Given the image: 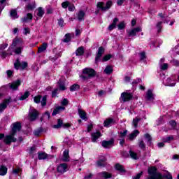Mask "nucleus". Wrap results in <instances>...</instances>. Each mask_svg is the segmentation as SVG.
<instances>
[{
  "mask_svg": "<svg viewBox=\"0 0 179 179\" xmlns=\"http://www.w3.org/2000/svg\"><path fill=\"white\" fill-rule=\"evenodd\" d=\"M148 176L145 177V179H173L171 173H166L164 176L162 173L157 172V168L155 166H150L148 169Z\"/></svg>",
  "mask_w": 179,
  "mask_h": 179,
  "instance_id": "1",
  "label": "nucleus"
},
{
  "mask_svg": "<svg viewBox=\"0 0 179 179\" xmlns=\"http://www.w3.org/2000/svg\"><path fill=\"white\" fill-rule=\"evenodd\" d=\"M96 76V71L93 69L86 68L83 71V74L80 76L81 79L83 80H87L92 78Z\"/></svg>",
  "mask_w": 179,
  "mask_h": 179,
  "instance_id": "2",
  "label": "nucleus"
},
{
  "mask_svg": "<svg viewBox=\"0 0 179 179\" xmlns=\"http://www.w3.org/2000/svg\"><path fill=\"white\" fill-rule=\"evenodd\" d=\"M27 66H29V64L27 62H20V59L17 58L14 63V68L17 71H24L27 69Z\"/></svg>",
  "mask_w": 179,
  "mask_h": 179,
  "instance_id": "3",
  "label": "nucleus"
},
{
  "mask_svg": "<svg viewBox=\"0 0 179 179\" xmlns=\"http://www.w3.org/2000/svg\"><path fill=\"white\" fill-rule=\"evenodd\" d=\"M113 6V1H108L106 2V6H104V2H98L96 4V8L102 10L103 12L108 10V9H110L111 6Z\"/></svg>",
  "mask_w": 179,
  "mask_h": 179,
  "instance_id": "4",
  "label": "nucleus"
},
{
  "mask_svg": "<svg viewBox=\"0 0 179 179\" xmlns=\"http://www.w3.org/2000/svg\"><path fill=\"white\" fill-rule=\"evenodd\" d=\"M15 135H16V134H13V132L11 131L10 134L5 136L4 143L6 145H10L12 143L17 142V138H15Z\"/></svg>",
  "mask_w": 179,
  "mask_h": 179,
  "instance_id": "5",
  "label": "nucleus"
},
{
  "mask_svg": "<svg viewBox=\"0 0 179 179\" xmlns=\"http://www.w3.org/2000/svg\"><path fill=\"white\" fill-rule=\"evenodd\" d=\"M61 127H63V128H70V127H72V124L71 123H64L62 120L58 119L57 120V124L53 125V128L55 129H59V128H61Z\"/></svg>",
  "mask_w": 179,
  "mask_h": 179,
  "instance_id": "6",
  "label": "nucleus"
},
{
  "mask_svg": "<svg viewBox=\"0 0 179 179\" xmlns=\"http://www.w3.org/2000/svg\"><path fill=\"white\" fill-rule=\"evenodd\" d=\"M57 173H59V174H64L66 173L68 171V164L66 163H62L57 166Z\"/></svg>",
  "mask_w": 179,
  "mask_h": 179,
  "instance_id": "7",
  "label": "nucleus"
},
{
  "mask_svg": "<svg viewBox=\"0 0 179 179\" xmlns=\"http://www.w3.org/2000/svg\"><path fill=\"white\" fill-rule=\"evenodd\" d=\"M39 113L37 110L33 108L29 110V115L30 121H36L39 115Z\"/></svg>",
  "mask_w": 179,
  "mask_h": 179,
  "instance_id": "8",
  "label": "nucleus"
},
{
  "mask_svg": "<svg viewBox=\"0 0 179 179\" xmlns=\"http://www.w3.org/2000/svg\"><path fill=\"white\" fill-rule=\"evenodd\" d=\"M102 147L105 149H110L114 146V139H110L109 141H103L101 143Z\"/></svg>",
  "mask_w": 179,
  "mask_h": 179,
  "instance_id": "9",
  "label": "nucleus"
},
{
  "mask_svg": "<svg viewBox=\"0 0 179 179\" xmlns=\"http://www.w3.org/2000/svg\"><path fill=\"white\" fill-rule=\"evenodd\" d=\"M132 99V94L128 93V92H123L121 94V101L123 103H125V101H129V100H131Z\"/></svg>",
  "mask_w": 179,
  "mask_h": 179,
  "instance_id": "10",
  "label": "nucleus"
},
{
  "mask_svg": "<svg viewBox=\"0 0 179 179\" xmlns=\"http://www.w3.org/2000/svg\"><path fill=\"white\" fill-rule=\"evenodd\" d=\"M103 54H104V48L103 47H100L98 50V52L95 57V63L97 64L100 62V59L103 57Z\"/></svg>",
  "mask_w": 179,
  "mask_h": 179,
  "instance_id": "11",
  "label": "nucleus"
},
{
  "mask_svg": "<svg viewBox=\"0 0 179 179\" xmlns=\"http://www.w3.org/2000/svg\"><path fill=\"white\" fill-rule=\"evenodd\" d=\"M20 129H22V124H20V122H17L13 123V128L11 132H13V134H16L17 131H20Z\"/></svg>",
  "mask_w": 179,
  "mask_h": 179,
  "instance_id": "12",
  "label": "nucleus"
},
{
  "mask_svg": "<svg viewBox=\"0 0 179 179\" xmlns=\"http://www.w3.org/2000/svg\"><path fill=\"white\" fill-rule=\"evenodd\" d=\"M139 31H142V29L141 27L134 28L133 29L128 31L129 37H134L136 36V33H139Z\"/></svg>",
  "mask_w": 179,
  "mask_h": 179,
  "instance_id": "13",
  "label": "nucleus"
},
{
  "mask_svg": "<svg viewBox=\"0 0 179 179\" xmlns=\"http://www.w3.org/2000/svg\"><path fill=\"white\" fill-rule=\"evenodd\" d=\"M52 155H48L45 152H38V158L39 160H45V159H51Z\"/></svg>",
  "mask_w": 179,
  "mask_h": 179,
  "instance_id": "14",
  "label": "nucleus"
},
{
  "mask_svg": "<svg viewBox=\"0 0 179 179\" xmlns=\"http://www.w3.org/2000/svg\"><path fill=\"white\" fill-rule=\"evenodd\" d=\"M10 103V99H7L3 101L2 103L0 104V113H2L6 107H8V104Z\"/></svg>",
  "mask_w": 179,
  "mask_h": 179,
  "instance_id": "15",
  "label": "nucleus"
},
{
  "mask_svg": "<svg viewBox=\"0 0 179 179\" xmlns=\"http://www.w3.org/2000/svg\"><path fill=\"white\" fill-rule=\"evenodd\" d=\"M31 20H33V15L31 13H27V16L22 18V23H29Z\"/></svg>",
  "mask_w": 179,
  "mask_h": 179,
  "instance_id": "16",
  "label": "nucleus"
},
{
  "mask_svg": "<svg viewBox=\"0 0 179 179\" xmlns=\"http://www.w3.org/2000/svg\"><path fill=\"white\" fill-rule=\"evenodd\" d=\"M92 142H97V140L100 136H101V133L100 131H96L91 134Z\"/></svg>",
  "mask_w": 179,
  "mask_h": 179,
  "instance_id": "17",
  "label": "nucleus"
},
{
  "mask_svg": "<svg viewBox=\"0 0 179 179\" xmlns=\"http://www.w3.org/2000/svg\"><path fill=\"white\" fill-rule=\"evenodd\" d=\"M146 99L149 101H152V100L155 99V96L153 95V91L152 90H148L145 94Z\"/></svg>",
  "mask_w": 179,
  "mask_h": 179,
  "instance_id": "18",
  "label": "nucleus"
},
{
  "mask_svg": "<svg viewBox=\"0 0 179 179\" xmlns=\"http://www.w3.org/2000/svg\"><path fill=\"white\" fill-rule=\"evenodd\" d=\"M98 176L99 177H101L102 178H105V179L111 178V177L113 176L111 173L106 171H103L98 173Z\"/></svg>",
  "mask_w": 179,
  "mask_h": 179,
  "instance_id": "19",
  "label": "nucleus"
},
{
  "mask_svg": "<svg viewBox=\"0 0 179 179\" xmlns=\"http://www.w3.org/2000/svg\"><path fill=\"white\" fill-rule=\"evenodd\" d=\"M120 20H118L117 17H115L113 20V22H112V24H110L108 27V30H110V31L114 30V29H115L117 27V23H118Z\"/></svg>",
  "mask_w": 179,
  "mask_h": 179,
  "instance_id": "20",
  "label": "nucleus"
},
{
  "mask_svg": "<svg viewBox=\"0 0 179 179\" xmlns=\"http://www.w3.org/2000/svg\"><path fill=\"white\" fill-rule=\"evenodd\" d=\"M48 47V44L47 43H43L42 45L38 48V53L41 54L46 51L47 48Z\"/></svg>",
  "mask_w": 179,
  "mask_h": 179,
  "instance_id": "21",
  "label": "nucleus"
},
{
  "mask_svg": "<svg viewBox=\"0 0 179 179\" xmlns=\"http://www.w3.org/2000/svg\"><path fill=\"white\" fill-rule=\"evenodd\" d=\"M138 134H139L138 130H134L131 134H129L128 139L129 141H134V139H135V138L138 136Z\"/></svg>",
  "mask_w": 179,
  "mask_h": 179,
  "instance_id": "22",
  "label": "nucleus"
},
{
  "mask_svg": "<svg viewBox=\"0 0 179 179\" xmlns=\"http://www.w3.org/2000/svg\"><path fill=\"white\" fill-rule=\"evenodd\" d=\"M85 54V48L83 46L79 47L76 50V55L77 57H82Z\"/></svg>",
  "mask_w": 179,
  "mask_h": 179,
  "instance_id": "23",
  "label": "nucleus"
},
{
  "mask_svg": "<svg viewBox=\"0 0 179 179\" xmlns=\"http://www.w3.org/2000/svg\"><path fill=\"white\" fill-rule=\"evenodd\" d=\"M22 42L20 41V39L18 38H15L13 40V43L11 45V48H15V47H17V45H22Z\"/></svg>",
  "mask_w": 179,
  "mask_h": 179,
  "instance_id": "24",
  "label": "nucleus"
},
{
  "mask_svg": "<svg viewBox=\"0 0 179 179\" xmlns=\"http://www.w3.org/2000/svg\"><path fill=\"white\" fill-rule=\"evenodd\" d=\"M20 83H21L20 80H17V81H15L13 83H11L10 85V89H13V90H15L17 89L19 86H20Z\"/></svg>",
  "mask_w": 179,
  "mask_h": 179,
  "instance_id": "25",
  "label": "nucleus"
},
{
  "mask_svg": "<svg viewBox=\"0 0 179 179\" xmlns=\"http://www.w3.org/2000/svg\"><path fill=\"white\" fill-rule=\"evenodd\" d=\"M64 110H65V107L64 106H58L56 108H55V110H53V113H52V115H57V114H59V113H61V111H64Z\"/></svg>",
  "mask_w": 179,
  "mask_h": 179,
  "instance_id": "26",
  "label": "nucleus"
},
{
  "mask_svg": "<svg viewBox=\"0 0 179 179\" xmlns=\"http://www.w3.org/2000/svg\"><path fill=\"white\" fill-rule=\"evenodd\" d=\"M78 115H79L80 117L81 118V120H87V119L86 112L80 108L78 109Z\"/></svg>",
  "mask_w": 179,
  "mask_h": 179,
  "instance_id": "27",
  "label": "nucleus"
},
{
  "mask_svg": "<svg viewBox=\"0 0 179 179\" xmlns=\"http://www.w3.org/2000/svg\"><path fill=\"white\" fill-rule=\"evenodd\" d=\"M107 162V158L106 157H103L101 159H100L98 162H97V166L99 167H104V166H106V162Z\"/></svg>",
  "mask_w": 179,
  "mask_h": 179,
  "instance_id": "28",
  "label": "nucleus"
},
{
  "mask_svg": "<svg viewBox=\"0 0 179 179\" xmlns=\"http://www.w3.org/2000/svg\"><path fill=\"white\" fill-rule=\"evenodd\" d=\"M85 15V13H84L83 10H80L77 14L78 20H79V22H82V20H84Z\"/></svg>",
  "mask_w": 179,
  "mask_h": 179,
  "instance_id": "29",
  "label": "nucleus"
},
{
  "mask_svg": "<svg viewBox=\"0 0 179 179\" xmlns=\"http://www.w3.org/2000/svg\"><path fill=\"white\" fill-rule=\"evenodd\" d=\"M114 124V120L109 118L104 121V127L108 128V127H111Z\"/></svg>",
  "mask_w": 179,
  "mask_h": 179,
  "instance_id": "30",
  "label": "nucleus"
},
{
  "mask_svg": "<svg viewBox=\"0 0 179 179\" xmlns=\"http://www.w3.org/2000/svg\"><path fill=\"white\" fill-rule=\"evenodd\" d=\"M8 173V168L3 165L0 166V176H6Z\"/></svg>",
  "mask_w": 179,
  "mask_h": 179,
  "instance_id": "31",
  "label": "nucleus"
},
{
  "mask_svg": "<svg viewBox=\"0 0 179 179\" xmlns=\"http://www.w3.org/2000/svg\"><path fill=\"white\" fill-rule=\"evenodd\" d=\"M58 85L59 90H66V87H65V82L62 81V80H59Z\"/></svg>",
  "mask_w": 179,
  "mask_h": 179,
  "instance_id": "32",
  "label": "nucleus"
},
{
  "mask_svg": "<svg viewBox=\"0 0 179 179\" xmlns=\"http://www.w3.org/2000/svg\"><path fill=\"white\" fill-rule=\"evenodd\" d=\"M63 162H69V152L66 150L63 152Z\"/></svg>",
  "mask_w": 179,
  "mask_h": 179,
  "instance_id": "33",
  "label": "nucleus"
},
{
  "mask_svg": "<svg viewBox=\"0 0 179 179\" xmlns=\"http://www.w3.org/2000/svg\"><path fill=\"white\" fill-rule=\"evenodd\" d=\"M165 86H176V82L171 80V78H168L165 83Z\"/></svg>",
  "mask_w": 179,
  "mask_h": 179,
  "instance_id": "34",
  "label": "nucleus"
},
{
  "mask_svg": "<svg viewBox=\"0 0 179 179\" xmlns=\"http://www.w3.org/2000/svg\"><path fill=\"white\" fill-rule=\"evenodd\" d=\"M115 169L120 173H125V169H124V166L120 164H115Z\"/></svg>",
  "mask_w": 179,
  "mask_h": 179,
  "instance_id": "35",
  "label": "nucleus"
},
{
  "mask_svg": "<svg viewBox=\"0 0 179 179\" xmlns=\"http://www.w3.org/2000/svg\"><path fill=\"white\" fill-rule=\"evenodd\" d=\"M10 16L13 17V19H17V17H19V15H17V11L13 9L10 10Z\"/></svg>",
  "mask_w": 179,
  "mask_h": 179,
  "instance_id": "36",
  "label": "nucleus"
},
{
  "mask_svg": "<svg viewBox=\"0 0 179 179\" xmlns=\"http://www.w3.org/2000/svg\"><path fill=\"white\" fill-rule=\"evenodd\" d=\"M37 16H38V17H43V16H44V10L43 9V8L39 7L37 9Z\"/></svg>",
  "mask_w": 179,
  "mask_h": 179,
  "instance_id": "37",
  "label": "nucleus"
},
{
  "mask_svg": "<svg viewBox=\"0 0 179 179\" xmlns=\"http://www.w3.org/2000/svg\"><path fill=\"white\" fill-rule=\"evenodd\" d=\"M80 86L78 84H74L70 87V92H76V90H79Z\"/></svg>",
  "mask_w": 179,
  "mask_h": 179,
  "instance_id": "38",
  "label": "nucleus"
},
{
  "mask_svg": "<svg viewBox=\"0 0 179 179\" xmlns=\"http://www.w3.org/2000/svg\"><path fill=\"white\" fill-rule=\"evenodd\" d=\"M62 53L60 52L59 53H57L55 57H50V61H57V59H58V58H59L60 57H62Z\"/></svg>",
  "mask_w": 179,
  "mask_h": 179,
  "instance_id": "39",
  "label": "nucleus"
},
{
  "mask_svg": "<svg viewBox=\"0 0 179 179\" xmlns=\"http://www.w3.org/2000/svg\"><path fill=\"white\" fill-rule=\"evenodd\" d=\"M51 117V115L50 113V112L46 111L44 115L41 117V121H43L44 120V118H45L46 120H50V117Z\"/></svg>",
  "mask_w": 179,
  "mask_h": 179,
  "instance_id": "40",
  "label": "nucleus"
},
{
  "mask_svg": "<svg viewBox=\"0 0 179 179\" xmlns=\"http://www.w3.org/2000/svg\"><path fill=\"white\" fill-rule=\"evenodd\" d=\"M105 73L107 75H110V73H113V66H107L104 70Z\"/></svg>",
  "mask_w": 179,
  "mask_h": 179,
  "instance_id": "41",
  "label": "nucleus"
},
{
  "mask_svg": "<svg viewBox=\"0 0 179 179\" xmlns=\"http://www.w3.org/2000/svg\"><path fill=\"white\" fill-rule=\"evenodd\" d=\"M29 96H30V92L29 91H27L24 92V94L23 95H22L20 97V100H26V99H27V97H29Z\"/></svg>",
  "mask_w": 179,
  "mask_h": 179,
  "instance_id": "42",
  "label": "nucleus"
},
{
  "mask_svg": "<svg viewBox=\"0 0 179 179\" xmlns=\"http://www.w3.org/2000/svg\"><path fill=\"white\" fill-rule=\"evenodd\" d=\"M23 50V45H20L14 50V52L16 54H22V50Z\"/></svg>",
  "mask_w": 179,
  "mask_h": 179,
  "instance_id": "43",
  "label": "nucleus"
},
{
  "mask_svg": "<svg viewBox=\"0 0 179 179\" xmlns=\"http://www.w3.org/2000/svg\"><path fill=\"white\" fill-rule=\"evenodd\" d=\"M129 155L131 159H134V160H137L138 159V154H136L135 152L130 150Z\"/></svg>",
  "mask_w": 179,
  "mask_h": 179,
  "instance_id": "44",
  "label": "nucleus"
},
{
  "mask_svg": "<svg viewBox=\"0 0 179 179\" xmlns=\"http://www.w3.org/2000/svg\"><path fill=\"white\" fill-rule=\"evenodd\" d=\"M173 139H174V137L171 136H167V137L163 138L162 141H163V142L166 143V142H171V141H173Z\"/></svg>",
  "mask_w": 179,
  "mask_h": 179,
  "instance_id": "45",
  "label": "nucleus"
},
{
  "mask_svg": "<svg viewBox=\"0 0 179 179\" xmlns=\"http://www.w3.org/2000/svg\"><path fill=\"white\" fill-rule=\"evenodd\" d=\"M138 147L140 148V149L145 150V149L146 148V145H145V142H143V140L139 141Z\"/></svg>",
  "mask_w": 179,
  "mask_h": 179,
  "instance_id": "46",
  "label": "nucleus"
},
{
  "mask_svg": "<svg viewBox=\"0 0 179 179\" xmlns=\"http://www.w3.org/2000/svg\"><path fill=\"white\" fill-rule=\"evenodd\" d=\"M34 103H36V104L40 103L41 101V95H38L36 96H34Z\"/></svg>",
  "mask_w": 179,
  "mask_h": 179,
  "instance_id": "47",
  "label": "nucleus"
},
{
  "mask_svg": "<svg viewBox=\"0 0 179 179\" xmlns=\"http://www.w3.org/2000/svg\"><path fill=\"white\" fill-rule=\"evenodd\" d=\"M139 121H141V119L138 117H136L133 120V125L134 128H138V122H139Z\"/></svg>",
  "mask_w": 179,
  "mask_h": 179,
  "instance_id": "48",
  "label": "nucleus"
},
{
  "mask_svg": "<svg viewBox=\"0 0 179 179\" xmlns=\"http://www.w3.org/2000/svg\"><path fill=\"white\" fill-rule=\"evenodd\" d=\"M41 103L42 107H45V106L47 105V96H43L42 100L41 101Z\"/></svg>",
  "mask_w": 179,
  "mask_h": 179,
  "instance_id": "49",
  "label": "nucleus"
},
{
  "mask_svg": "<svg viewBox=\"0 0 179 179\" xmlns=\"http://www.w3.org/2000/svg\"><path fill=\"white\" fill-rule=\"evenodd\" d=\"M117 29H119V30H124V29H125V24L124 22H121L118 24Z\"/></svg>",
  "mask_w": 179,
  "mask_h": 179,
  "instance_id": "50",
  "label": "nucleus"
},
{
  "mask_svg": "<svg viewBox=\"0 0 179 179\" xmlns=\"http://www.w3.org/2000/svg\"><path fill=\"white\" fill-rule=\"evenodd\" d=\"M144 138H145V139H147V141L149 143H150L152 142V136H150L149 134H148V133L145 134L144 135Z\"/></svg>",
  "mask_w": 179,
  "mask_h": 179,
  "instance_id": "51",
  "label": "nucleus"
},
{
  "mask_svg": "<svg viewBox=\"0 0 179 179\" xmlns=\"http://www.w3.org/2000/svg\"><path fill=\"white\" fill-rule=\"evenodd\" d=\"M59 91V90H58V88L55 89L52 92V97H56L58 94V92Z\"/></svg>",
  "mask_w": 179,
  "mask_h": 179,
  "instance_id": "52",
  "label": "nucleus"
},
{
  "mask_svg": "<svg viewBox=\"0 0 179 179\" xmlns=\"http://www.w3.org/2000/svg\"><path fill=\"white\" fill-rule=\"evenodd\" d=\"M71 41V35L69 34H66L65 38L64 39V43H69Z\"/></svg>",
  "mask_w": 179,
  "mask_h": 179,
  "instance_id": "53",
  "label": "nucleus"
},
{
  "mask_svg": "<svg viewBox=\"0 0 179 179\" xmlns=\"http://www.w3.org/2000/svg\"><path fill=\"white\" fill-rule=\"evenodd\" d=\"M160 68L162 71H166V69H167V68H169V64L167 63L160 64Z\"/></svg>",
  "mask_w": 179,
  "mask_h": 179,
  "instance_id": "54",
  "label": "nucleus"
},
{
  "mask_svg": "<svg viewBox=\"0 0 179 179\" xmlns=\"http://www.w3.org/2000/svg\"><path fill=\"white\" fill-rule=\"evenodd\" d=\"M169 124L171 127V129H173V128H176V126L177 125V122H176L175 120H171L169 122Z\"/></svg>",
  "mask_w": 179,
  "mask_h": 179,
  "instance_id": "55",
  "label": "nucleus"
},
{
  "mask_svg": "<svg viewBox=\"0 0 179 179\" xmlns=\"http://www.w3.org/2000/svg\"><path fill=\"white\" fill-rule=\"evenodd\" d=\"M70 5L69 1H64L62 3V8H64V9H66V8H69Z\"/></svg>",
  "mask_w": 179,
  "mask_h": 179,
  "instance_id": "56",
  "label": "nucleus"
},
{
  "mask_svg": "<svg viewBox=\"0 0 179 179\" xmlns=\"http://www.w3.org/2000/svg\"><path fill=\"white\" fill-rule=\"evenodd\" d=\"M145 58H146V54L145 53V52H142L141 53H140L141 61H144Z\"/></svg>",
  "mask_w": 179,
  "mask_h": 179,
  "instance_id": "57",
  "label": "nucleus"
},
{
  "mask_svg": "<svg viewBox=\"0 0 179 179\" xmlns=\"http://www.w3.org/2000/svg\"><path fill=\"white\" fill-rule=\"evenodd\" d=\"M162 24H163V22H159L157 24V27L158 29V31H157L158 33H160V31H162Z\"/></svg>",
  "mask_w": 179,
  "mask_h": 179,
  "instance_id": "58",
  "label": "nucleus"
},
{
  "mask_svg": "<svg viewBox=\"0 0 179 179\" xmlns=\"http://www.w3.org/2000/svg\"><path fill=\"white\" fill-rule=\"evenodd\" d=\"M109 59H111V55H107L103 57V62H106V61H108Z\"/></svg>",
  "mask_w": 179,
  "mask_h": 179,
  "instance_id": "59",
  "label": "nucleus"
},
{
  "mask_svg": "<svg viewBox=\"0 0 179 179\" xmlns=\"http://www.w3.org/2000/svg\"><path fill=\"white\" fill-rule=\"evenodd\" d=\"M141 82H142V79H141V78H136V80H134L132 82V85H138V83H141Z\"/></svg>",
  "mask_w": 179,
  "mask_h": 179,
  "instance_id": "60",
  "label": "nucleus"
},
{
  "mask_svg": "<svg viewBox=\"0 0 179 179\" xmlns=\"http://www.w3.org/2000/svg\"><path fill=\"white\" fill-rule=\"evenodd\" d=\"M34 8H36V6L34 4H28L27 6V9H28V10H33Z\"/></svg>",
  "mask_w": 179,
  "mask_h": 179,
  "instance_id": "61",
  "label": "nucleus"
},
{
  "mask_svg": "<svg viewBox=\"0 0 179 179\" xmlns=\"http://www.w3.org/2000/svg\"><path fill=\"white\" fill-rule=\"evenodd\" d=\"M0 55L3 57V58H6V56L8 55V54L3 51V50H0Z\"/></svg>",
  "mask_w": 179,
  "mask_h": 179,
  "instance_id": "62",
  "label": "nucleus"
},
{
  "mask_svg": "<svg viewBox=\"0 0 179 179\" xmlns=\"http://www.w3.org/2000/svg\"><path fill=\"white\" fill-rule=\"evenodd\" d=\"M36 152V146H32L29 149V155H34V153Z\"/></svg>",
  "mask_w": 179,
  "mask_h": 179,
  "instance_id": "63",
  "label": "nucleus"
},
{
  "mask_svg": "<svg viewBox=\"0 0 179 179\" xmlns=\"http://www.w3.org/2000/svg\"><path fill=\"white\" fill-rule=\"evenodd\" d=\"M172 64L174 66H179V61L178 60H173Z\"/></svg>",
  "mask_w": 179,
  "mask_h": 179,
  "instance_id": "64",
  "label": "nucleus"
}]
</instances>
